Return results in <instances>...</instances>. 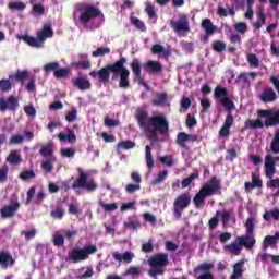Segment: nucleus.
<instances>
[{"instance_id":"1","label":"nucleus","mask_w":279,"mask_h":279,"mask_svg":"<svg viewBox=\"0 0 279 279\" xmlns=\"http://www.w3.org/2000/svg\"><path fill=\"white\" fill-rule=\"evenodd\" d=\"M135 119L150 143H158V134L160 136L169 134V121L162 114L149 117L147 111L140 110L135 113Z\"/></svg>"},{"instance_id":"2","label":"nucleus","mask_w":279,"mask_h":279,"mask_svg":"<svg viewBox=\"0 0 279 279\" xmlns=\"http://www.w3.org/2000/svg\"><path fill=\"white\" fill-rule=\"evenodd\" d=\"M128 59L125 57H120L118 61L111 64H107L98 71L89 72V77L97 80L100 84H108L110 82V73H112L111 80L119 81V88H130V70L125 68Z\"/></svg>"},{"instance_id":"3","label":"nucleus","mask_w":279,"mask_h":279,"mask_svg":"<svg viewBox=\"0 0 279 279\" xmlns=\"http://www.w3.org/2000/svg\"><path fill=\"white\" fill-rule=\"evenodd\" d=\"M214 97L218 99V104L223 106L228 111L225 122L219 130V136L221 138H228L230 136V128L234 125V116L232 114V110H235L236 106L234 101L228 96V89L226 87L217 86L214 89Z\"/></svg>"},{"instance_id":"4","label":"nucleus","mask_w":279,"mask_h":279,"mask_svg":"<svg viewBox=\"0 0 279 279\" xmlns=\"http://www.w3.org/2000/svg\"><path fill=\"white\" fill-rule=\"evenodd\" d=\"M219 191H221V181H219L217 177H211L194 196L193 202L195 208H202V204L206 202V197H213V195H217Z\"/></svg>"},{"instance_id":"5","label":"nucleus","mask_w":279,"mask_h":279,"mask_svg":"<svg viewBox=\"0 0 279 279\" xmlns=\"http://www.w3.org/2000/svg\"><path fill=\"white\" fill-rule=\"evenodd\" d=\"M279 161V157H274L271 155L265 156V174L266 178L269 179V181L266 183L267 189H278L276 193L274 194V197H279V178L274 179V175L276 174V162Z\"/></svg>"},{"instance_id":"6","label":"nucleus","mask_w":279,"mask_h":279,"mask_svg":"<svg viewBox=\"0 0 279 279\" xmlns=\"http://www.w3.org/2000/svg\"><path fill=\"white\" fill-rule=\"evenodd\" d=\"M93 254H97V245L95 244H90L82 248H72L68 253V258L71 263H82L84 260H88L89 256Z\"/></svg>"},{"instance_id":"7","label":"nucleus","mask_w":279,"mask_h":279,"mask_svg":"<svg viewBox=\"0 0 279 279\" xmlns=\"http://www.w3.org/2000/svg\"><path fill=\"white\" fill-rule=\"evenodd\" d=\"M189 206H191V193L187 192L177 196L173 202L172 213L178 221L182 219V213H184Z\"/></svg>"},{"instance_id":"8","label":"nucleus","mask_w":279,"mask_h":279,"mask_svg":"<svg viewBox=\"0 0 279 279\" xmlns=\"http://www.w3.org/2000/svg\"><path fill=\"white\" fill-rule=\"evenodd\" d=\"M80 16L78 21L82 25H88L93 19H97V16H101V10L95 8L93 4H80Z\"/></svg>"},{"instance_id":"9","label":"nucleus","mask_w":279,"mask_h":279,"mask_svg":"<svg viewBox=\"0 0 279 279\" xmlns=\"http://www.w3.org/2000/svg\"><path fill=\"white\" fill-rule=\"evenodd\" d=\"M170 27L178 36H186L191 32V25L189 23V16L186 14L180 15L179 20L170 21Z\"/></svg>"},{"instance_id":"10","label":"nucleus","mask_w":279,"mask_h":279,"mask_svg":"<svg viewBox=\"0 0 279 279\" xmlns=\"http://www.w3.org/2000/svg\"><path fill=\"white\" fill-rule=\"evenodd\" d=\"M19 98L14 95L8 98H0V112H16L20 108Z\"/></svg>"},{"instance_id":"11","label":"nucleus","mask_w":279,"mask_h":279,"mask_svg":"<svg viewBox=\"0 0 279 279\" xmlns=\"http://www.w3.org/2000/svg\"><path fill=\"white\" fill-rule=\"evenodd\" d=\"M213 269H215V264L213 263H205L196 266L194 268L196 279H215V275L210 272Z\"/></svg>"},{"instance_id":"12","label":"nucleus","mask_w":279,"mask_h":279,"mask_svg":"<svg viewBox=\"0 0 279 279\" xmlns=\"http://www.w3.org/2000/svg\"><path fill=\"white\" fill-rule=\"evenodd\" d=\"M198 136L195 134H189L186 132H179L177 135L175 144L181 147V149H189L186 143L197 142Z\"/></svg>"},{"instance_id":"13","label":"nucleus","mask_w":279,"mask_h":279,"mask_svg":"<svg viewBox=\"0 0 279 279\" xmlns=\"http://www.w3.org/2000/svg\"><path fill=\"white\" fill-rule=\"evenodd\" d=\"M149 267H167L169 265V254L157 253L148 259Z\"/></svg>"},{"instance_id":"14","label":"nucleus","mask_w":279,"mask_h":279,"mask_svg":"<svg viewBox=\"0 0 279 279\" xmlns=\"http://www.w3.org/2000/svg\"><path fill=\"white\" fill-rule=\"evenodd\" d=\"M19 208H21V203L19 201L14 202L11 205H7L0 209V215L2 219H12L14 215L19 211Z\"/></svg>"},{"instance_id":"15","label":"nucleus","mask_w":279,"mask_h":279,"mask_svg":"<svg viewBox=\"0 0 279 279\" xmlns=\"http://www.w3.org/2000/svg\"><path fill=\"white\" fill-rule=\"evenodd\" d=\"M130 66L131 71L133 72L134 80H136V82H138V84H141L142 86H145V80H143V74L141 71V60L136 58L133 59Z\"/></svg>"},{"instance_id":"16","label":"nucleus","mask_w":279,"mask_h":279,"mask_svg":"<svg viewBox=\"0 0 279 279\" xmlns=\"http://www.w3.org/2000/svg\"><path fill=\"white\" fill-rule=\"evenodd\" d=\"M14 257L8 251L0 252V266L2 269H8V267H14Z\"/></svg>"},{"instance_id":"17","label":"nucleus","mask_w":279,"mask_h":279,"mask_svg":"<svg viewBox=\"0 0 279 279\" xmlns=\"http://www.w3.org/2000/svg\"><path fill=\"white\" fill-rule=\"evenodd\" d=\"M112 258L113 260H117V263H132V260H134V253L126 251L121 254L118 251H114L112 253Z\"/></svg>"},{"instance_id":"18","label":"nucleus","mask_w":279,"mask_h":279,"mask_svg":"<svg viewBox=\"0 0 279 279\" xmlns=\"http://www.w3.org/2000/svg\"><path fill=\"white\" fill-rule=\"evenodd\" d=\"M236 241H240V245H242V247H245L246 250H252V247L256 245V239L250 233L238 236Z\"/></svg>"},{"instance_id":"19","label":"nucleus","mask_w":279,"mask_h":279,"mask_svg":"<svg viewBox=\"0 0 279 279\" xmlns=\"http://www.w3.org/2000/svg\"><path fill=\"white\" fill-rule=\"evenodd\" d=\"M259 99L263 104H272V101L278 99V95L272 88H266L262 92Z\"/></svg>"},{"instance_id":"20","label":"nucleus","mask_w":279,"mask_h":279,"mask_svg":"<svg viewBox=\"0 0 279 279\" xmlns=\"http://www.w3.org/2000/svg\"><path fill=\"white\" fill-rule=\"evenodd\" d=\"M88 182V174L82 171V168H78V178L73 182L72 189H86Z\"/></svg>"},{"instance_id":"21","label":"nucleus","mask_w":279,"mask_h":279,"mask_svg":"<svg viewBox=\"0 0 279 279\" xmlns=\"http://www.w3.org/2000/svg\"><path fill=\"white\" fill-rule=\"evenodd\" d=\"M72 84L73 86L78 88V90H90V88H93V84H90V81L84 77L72 78Z\"/></svg>"},{"instance_id":"22","label":"nucleus","mask_w":279,"mask_h":279,"mask_svg":"<svg viewBox=\"0 0 279 279\" xmlns=\"http://www.w3.org/2000/svg\"><path fill=\"white\" fill-rule=\"evenodd\" d=\"M201 27L204 29L206 36H213L217 33V26H215L213 21L208 17L202 20Z\"/></svg>"},{"instance_id":"23","label":"nucleus","mask_w":279,"mask_h":279,"mask_svg":"<svg viewBox=\"0 0 279 279\" xmlns=\"http://www.w3.org/2000/svg\"><path fill=\"white\" fill-rule=\"evenodd\" d=\"M37 38L41 45L47 38H53V28H51V25H44L43 29L37 33Z\"/></svg>"},{"instance_id":"24","label":"nucleus","mask_w":279,"mask_h":279,"mask_svg":"<svg viewBox=\"0 0 279 279\" xmlns=\"http://www.w3.org/2000/svg\"><path fill=\"white\" fill-rule=\"evenodd\" d=\"M243 267H245V260L241 259L233 265V272L230 276V279H240L243 278Z\"/></svg>"},{"instance_id":"25","label":"nucleus","mask_w":279,"mask_h":279,"mask_svg":"<svg viewBox=\"0 0 279 279\" xmlns=\"http://www.w3.org/2000/svg\"><path fill=\"white\" fill-rule=\"evenodd\" d=\"M10 80H13L14 83L21 82V84H25L26 80H29V72L27 70H17L16 73L10 75Z\"/></svg>"},{"instance_id":"26","label":"nucleus","mask_w":279,"mask_h":279,"mask_svg":"<svg viewBox=\"0 0 279 279\" xmlns=\"http://www.w3.org/2000/svg\"><path fill=\"white\" fill-rule=\"evenodd\" d=\"M22 40L26 43V45H28L29 47H34L35 49H41V47H44L38 38L29 35H23Z\"/></svg>"},{"instance_id":"27","label":"nucleus","mask_w":279,"mask_h":279,"mask_svg":"<svg viewBox=\"0 0 279 279\" xmlns=\"http://www.w3.org/2000/svg\"><path fill=\"white\" fill-rule=\"evenodd\" d=\"M267 22V15L265 14V10L264 9H259L257 11V20L256 22L253 23V27L254 29H260V27H263V25H265V23Z\"/></svg>"},{"instance_id":"28","label":"nucleus","mask_w":279,"mask_h":279,"mask_svg":"<svg viewBox=\"0 0 279 279\" xmlns=\"http://www.w3.org/2000/svg\"><path fill=\"white\" fill-rule=\"evenodd\" d=\"M244 125L246 130H263V128H265V124L260 121V119H248L244 122Z\"/></svg>"},{"instance_id":"29","label":"nucleus","mask_w":279,"mask_h":279,"mask_svg":"<svg viewBox=\"0 0 279 279\" xmlns=\"http://www.w3.org/2000/svg\"><path fill=\"white\" fill-rule=\"evenodd\" d=\"M195 180H199V171L195 170L193 173H191L187 178L183 179L181 181V187L186 189L195 182Z\"/></svg>"},{"instance_id":"30","label":"nucleus","mask_w":279,"mask_h":279,"mask_svg":"<svg viewBox=\"0 0 279 279\" xmlns=\"http://www.w3.org/2000/svg\"><path fill=\"white\" fill-rule=\"evenodd\" d=\"M145 66L149 71V73H162L163 71L161 63L154 60L146 62Z\"/></svg>"},{"instance_id":"31","label":"nucleus","mask_w":279,"mask_h":279,"mask_svg":"<svg viewBox=\"0 0 279 279\" xmlns=\"http://www.w3.org/2000/svg\"><path fill=\"white\" fill-rule=\"evenodd\" d=\"M14 80L10 78H2L0 80V93H10L12 90V86H14Z\"/></svg>"},{"instance_id":"32","label":"nucleus","mask_w":279,"mask_h":279,"mask_svg":"<svg viewBox=\"0 0 279 279\" xmlns=\"http://www.w3.org/2000/svg\"><path fill=\"white\" fill-rule=\"evenodd\" d=\"M167 99H169V95L167 93H158L151 100V104L153 106H167Z\"/></svg>"},{"instance_id":"33","label":"nucleus","mask_w":279,"mask_h":279,"mask_svg":"<svg viewBox=\"0 0 279 279\" xmlns=\"http://www.w3.org/2000/svg\"><path fill=\"white\" fill-rule=\"evenodd\" d=\"M227 252H230V254H234V256H239L241 254V251L243 250V246L241 245V242H233L225 247Z\"/></svg>"},{"instance_id":"34","label":"nucleus","mask_w":279,"mask_h":279,"mask_svg":"<svg viewBox=\"0 0 279 279\" xmlns=\"http://www.w3.org/2000/svg\"><path fill=\"white\" fill-rule=\"evenodd\" d=\"M58 138L59 141H61V143L69 141L73 144L77 142V136H75V133L73 131H70L68 134L59 133Z\"/></svg>"},{"instance_id":"35","label":"nucleus","mask_w":279,"mask_h":279,"mask_svg":"<svg viewBox=\"0 0 279 279\" xmlns=\"http://www.w3.org/2000/svg\"><path fill=\"white\" fill-rule=\"evenodd\" d=\"M39 154L46 159L56 158V156H53V148H51V144L43 145L39 149Z\"/></svg>"},{"instance_id":"36","label":"nucleus","mask_w":279,"mask_h":279,"mask_svg":"<svg viewBox=\"0 0 279 279\" xmlns=\"http://www.w3.org/2000/svg\"><path fill=\"white\" fill-rule=\"evenodd\" d=\"M264 125L267 128L279 125V109L272 113L271 118L265 120Z\"/></svg>"},{"instance_id":"37","label":"nucleus","mask_w":279,"mask_h":279,"mask_svg":"<svg viewBox=\"0 0 279 279\" xmlns=\"http://www.w3.org/2000/svg\"><path fill=\"white\" fill-rule=\"evenodd\" d=\"M124 228L126 230H138V228H141V221L128 217L126 221H124Z\"/></svg>"},{"instance_id":"38","label":"nucleus","mask_w":279,"mask_h":279,"mask_svg":"<svg viewBox=\"0 0 279 279\" xmlns=\"http://www.w3.org/2000/svg\"><path fill=\"white\" fill-rule=\"evenodd\" d=\"M7 162H9V165H21L23 159L16 151L12 150L7 157Z\"/></svg>"},{"instance_id":"39","label":"nucleus","mask_w":279,"mask_h":279,"mask_svg":"<svg viewBox=\"0 0 279 279\" xmlns=\"http://www.w3.org/2000/svg\"><path fill=\"white\" fill-rule=\"evenodd\" d=\"M53 162H56V158H47L41 161V169L46 171V173H51L53 171Z\"/></svg>"},{"instance_id":"40","label":"nucleus","mask_w":279,"mask_h":279,"mask_svg":"<svg viewBox=\"0 0 279 279\" xmlns=\"http://www.w3.org/2000/svg\"><path fill=\"white\" fill-rule=\"evenodd\" d=\"M145 156H146V165L148 169H154V156L151 155V147L149 145L145 146Z\"/></svg>"},{"instance_id":"41","label":"nucleus","mask_w":279,"mask_h":279,"mask_svg":"<svg viewBox=\"0 0 279 279\" xmlns=\"http://www.w3.org/2000/svg\"><path fill=\"white\" fill-rule=\"evenodd\" d=\"M169 175L168 170H163L157 174V177L151 181L153 186H158V184H162L165 180H167V177Z\"/></svg>"},{"instance_id":"42","label":"nucleus","mask_w":279,"mask_h":279,"mask_svg":"<svg viewBox=\"0 0 279 279\" xmlns=\"http://www.w3.org/2000/svg\"><path fill=\"white\" fill-rule=\"evenodd\" d=\"M246 60L253 69H258L260 66V59H258V56L254 53H250L246 56Z\"/></svg>"},{"instance_id":"43","label":"nucleus","mask_w":279,"mask_h":279,"mask_svg":"<svg viewBox=\"0 0 279 279\" xmlns=\"http://www.w3.org/2000/svg\"><path fill=\"white\" fill-rule=\"evenodd\" d=\"M272 154H279V129L275 132V136L270 143Z\"/></svg>"},{"instance_id":"44","label":"nucleus","mask_w":279,"mask_h":279,"mask_svg":"<svg viewBox=\"0 0 279 279\" xmlns=\"http://www.w3.org/2000/svg\"><path fill=\"white\" fill-rule=\"evenodd\" d=\"M8 8L11 10V12L17 11V12H23L27 5L25 2H9Z\"/></svg>"},{"instance_id":"45","label":"nucleus","mask_w":279,"mask_h":279,"mask_svg":"<svg viewBox=\"0 0 279 279\" xmlns=\"http://www.w3.org/2000/svg\"><path fill=\"white\" fill-rule=\"evenodd\" d=\"M256 221V218H254V216H251L246 219L245 222V228H246V234H252L254 235V230H255V226L254 222Z\"/></svg>"},{"instance_id":"46","label":"nucleus","mask_w":279,"mask_h":279,"mask_svg":"<svg viewBox=\"0 0 279 279\" xmlns=\"http://www.w3.org/2000/svg\"><path fill=\"white\" fill-rule=\"evenodd\" d=\"M279 239V232H276L275 235H267L264 239V247H269L276 245V241Z\"/></svg>"},{"instance_id":"47","label":"nucleus","mask_w":279,"mask_h":279,"mask_svg":"<svg viewBox=\"0 0 279 279\" xmlns=\"http://www.w3.org/2000/svg\"><path fill=\"white\" fill-rule=\"evenodd\" d=\"M131 23L134 25V27H136V29H140V32H147V26L145 25L144 21H141V19L132 17Z\"/></svg>"},{"instance_id":"48","label":"nucleus","mask_w":279,"mask_h":279,"mask_svg":"<svg viewBox=\"0 0 279 279\" xmlns=\"http://www.w3.org/2000/svg\"><path fill=\"white\" fill-rule=\"evenodd\" d=\"M71 73V69L69 68H58L57 71H54L53 76L57 80H62V77H66Z\"/></svg>"},{"instance_id":"49","label":"nucleus","mask_w":279,"mask_h":279,"mask_svg":"<svg viewBox=\"0 0 279 279\" xmlns=\"http://www.w3.org/2000/svg\"><path fill=\"white\" fill-rule=\"evenodd\" d=\"M148 276L154 279L158 278V276H165V269L160 266L151 267V269L148 270Z\"/></svg>"},{"instance_id":"50","label":"nucleus","mask_w":279,"mask_h":279,"mask_svg":"<svg viewBox=\"0 0 279 279\" xmlns=\"http://www.w3.org/2000/svg\"><path fill=\"white\" fill-rule=\"evenodd\" d=\"M52 243L56 247H64V235L60 233H54L52 238Z\"/></svg>"},{"instance_id":"51","label":"nucleus","mask_w":279,"mask_h":279,"mask_svg":"<svg viewBox=\"0 0 279 279\" xmlns=\"http://www.w3.org/2000/svg\"><path fill=\"white\" fill-rule=\"evenodd\" d=\"M118 149H134L136 147V143L132 141H121L117 145Z\"/></svg>"},{"instance_id":"52","label":"nucleus","mask_w":279,"mask_h":279,"mask_svg":"<svg viewBox=\"0 0 279 279\" xmlns=\"http://www.w3.org/2000/svg\"><path fill=\"white\" fill-rule=\"evenodd\" d=\"M57 69H60V62L58 61L50 62L44 65L45 73H51V71L56 73Z\"/></svg>"},{"instance_id":"53","label":"nucleus","mask_w":279,"mask_h":279,"mask_svg":"<svg viewBox=\"0 0 279 279\" xmlns=\"http://www.w3.org/2000/svg\"><path fill=\"white\" fill-rule=\"evenodd\" d=\"M211 47H213V50L216 51V53H221L226 49V43L221 40H215Z\"/></svg>"},{"instance_id":"54","label":"nucleus","mask_w":279,"mask_h":279,"mask_svg":"<svg viewBox=\"0 0 279 279\" xmlns=\"http://www.w3.org/2000/svg\"><path fill=\"white\" fill-rule=\"evenodd\" d=\"M72 66H74V69H82L83 71H86V70L90 69V62L88 60L76 61V62L72 63Z\"/></svg>"},{"instance_id":"55","label":"nucleus","mask_w":279,"mask_h":279,"mask_svg":"<svg viewBox=\"0 0 279 279\" xmlns=\"http://www.w3.org/2000/svg\"><path fill=\"white\" fill-rule=\"evenodd\" d=\"M145 12L146 14H148V19H158L156 9L153 7L150 2L146 3Z\"/></svg>"},{"instance_id":"56","label":"nucleus","mask_w":279,"mask_h":279,"mask_svg":"<svg viewBox=\"0 0 279 279\" xmlns=\"http://www.w3.org/2000/svg\"><path fill=\"white\" fill-rule=\"evenodd\" d=\"M136 191H141V184L137 183H129L125 186V192L129 195H132L133 193H136Z\"/></svg>"},{"instance_id":"57","label":"nucleus","mask_w":279,"mask_h":279,"mask_svg":"<svg viewBox=\"0 0 279 279\" xmlns=\"http://www.w3.org/2000/svg\"><path fill=\"white\" fill-rule=\"evenodd\" d=\"M50 217H52V219H62V217H64V208L57 207L50 213Z\"/></svg>"},{"instance_id":"58","label":"nucleus","mask_w":279,"mask_h":279,"mask_svg":"<svg viewBox=\"0 0 279 279\" xmlns=\"http://www.w3.org/2000/svg\"><path fill=\"white\" fill-rule=\"evenodd\" d=\"M60 154L62 158H74L75 157V149L73 148H61Z\"/></svg>"},{"instance_id":"59","label":"nucleus","mask_w":279,"mask_h":279,"mask_svg":"<svg viewBox=\"0 0 279 279\" xmlns=\"http://www.w3.org/2000/svg\"><path fill=\"white\" fill-rule=\"evenodd\" d=\"M151 53L154 56H160V53H165L167 56V51H165V47L160 44H155L151 47Z\"/></svg>"},{"instance_id":"60","label":"nucleus","mask_w":279,"mask_h":279,"mask_svg":"<svg viewBox=\"0 0 279 279\" xmlns=\"http://www.w3.org/2000/svg\"><path fill=\"white\" fill-rule=\"evenodd\" d=\"M136 201L123 203L120 207L121 213H125V210H136Z\"/></svg>"},{"instance_id":"61","label":"nucleus","mask_w":279,"mask_h":279,"mask_svg":"<svg viewBox=\"0 0 279 279\" xmlns=\"http://www.w3.org/2000/svg\"><path fill=\"white\" fill-rule=\"evenodd\" d=\"M110 53V48L106 47V48H98L97 50L92 52L93 58H99L101 56H106Z\"/></svg>"},{"instance_id":"62","label":"nucleus","mask_w":279,"mask_h":279,"mask_svg":"<svg viewBox=\"0 0 279 279\" xmlns=\"http://www.w3.org/2000/svg\"><path fill=\"white\" fill-rule=\"evenodd\" d=\"M20 178L21 180H32L34 178H36V173L34 172V170H28V171H23L20 173Z\"/></svg>"},{"instance_id":"63","label":"nucleus","mask_w":279,"mask_h":279,"mask_svg":"<svg viewBox=\"0 0 279 279\" xmlns=\"http://www.w3.org/2000/svg\"><path fill=\"white\" fill-rule=\"evenodd\" d=\"M235 32H239V34H245L247 32V24L245 22H239L234 24Z\"/></svg>"},{"instance_id":"64","label":"nucleus","mask_w":279,"mask_h":279,"mask_svg":"<svg viewBox=\"0 0 279 279\" xmlns=\"http://www.w3.org/2000/svg\"><path fill=\"white\" fill-rule=\"evenodd\" d=\"M33 12L35 14H38V16H43V14H45V7L43 5V3H34L33 4Z\"/></svg>"}]
</instances>
